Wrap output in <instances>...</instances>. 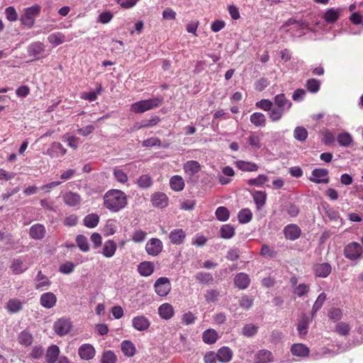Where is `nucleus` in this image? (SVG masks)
I'll use <instances>...</instances> for the list:
<instances>
[{
	"label": "nucleus",
	"instance_id": "obj_63",
	"mask_svg": "<svg viewBox=\"0 0 363 363\" xmlns=\"http://www.w3.org/2000/svg\"><path fill=\"white\" fill-rule=\"evenodd\" d=\"M259 253L262 257L269 258H273L277 255V252L271 249L270 247L267 244H264L262 246Z\"/></svg>",
	"mask_w": 363,
	"mask_h": 363
},
{
	"label": "nucleus",
	"instance_id": "obj_20",
	"mask_svg": "<svg viewBox=\"0 0 363 363\" xmlns=\"http://www.w3.org/2000/svg\"><path fill=\"white\" fill-rule=\"evenodd\" d=\"M233 352L228 347H222L217 352V359L223 363H227L231 361Z\"/></svg>",
	"mask_w": 363,
	"mask_h": 363
},
{
	"label": "nucleus",
	"instance_id": "obj_16",
	"mask_svg": "<svg viewBox=\"0 0 363 363\" xmlns=\"http://www.w3.org/2000/svg\"><path fill=\"white\" fill-rule=\"evenodd\" d=\"M332 271V267L329 263H318L313 266V272L316 277L325 278Z\"/></svg>",
	"mask_w": 363,
	"mask_h": 363
},
{
	"label": "nucleus",
	"instance_id": "obj_52",
	"mask_svg": "<svg viewBox=\"0 0 363 363\" xmlns=\"http://www.w3.org/2000/svg\"><path fill=\"white\" fill-rule=\"evenodd\" d=\"M117 356L111 350L104 351L101 355V363H116Z\"/></svg>",
	"mask_w": 363,
	"mask_h": 363
},
{
	"label": "nucleus",
	"instance_id": "obj_61",
	"mask_svg": "<svg viewBox=\"0 0 363 363\" xmlns=\"http://www.w3.org/2000/svg\"><path fill=\"white\" fill-rule=\"evenodd\" d=\"M268 181V177L264 174H259L257 177L250 179L247 181V184L250 186H259Z\"/></svg>",
	"mask_w": 363,
	"mask_h": 363
},
{
	"label": "nucleus",
	"instance_id": "obj_29",
	"mask_svg": "<svg viewBox=\"0 0 363 363\" xmlns=\"http://www.w3.org/2000/svg\"><path fill=\"white\" fill-rule=\"evenodd\" d=\"M169 186L173 191H181L184 189L185 184L181 176L174 175L169 179Z\"/></svg>",
	"mask_w": 363,
	"mask_h": 363
},
{
	"label": "nucleus",
	"instance_id": "obj_45",
	"mask_svg": "<svg viewBox=\"0 0 363 363\" xmlns=\"http://www.w3.org/2000/svg\"><path fill=\"white\" fill-rule=\"evenodd\" d=\"M99 223V216L96 213H90L84 218V224L86 227L94 228Z\"/></svg>",
	"mask_w": 363,
	"mask_h": 363
},
{
	"label": "nucleus",
	"instance_id": "obj_50",
	"mask_svg": "<svg viewBox=\"0 0 363 363\" xmlns=\"http://www.w3.org/2000/svg\"><path fill=\"white\" fill-rule=\"evenodd\" d=\"M308 319L304 315L302 317L301 320H299L297 325V330L300 336L303 337L306 335L308 333Z\"/></svg>",
	"mask_w": 363,
	"mask_h": 363
},
{
	"label": "nucleus",
	"instance_id": "obj_8",
	"mask_svg": "<svg viewBox=\"0 0 363 363\" xmlns=\"http://www.w3.org/2000/svg\"><path fill=\"white\" fill-rule=\"evenodd\" d=\"M362 248L360 244L356 242L348 244L344 250L345 256L352 260L356 259L361 256Z\"/></svg>",
	"mask_w": 363,
	"mask_h": 363
},
{
	"label": "nucleus",
	"instance_id": "obj_39",
	"mask_svg": "<svg viewBox=\"0 0 363 363\" xmlns=\"http://www.w3.org/2000/svg\"><path fill=\"white\" fill-rule=\"evenodd\" d=\"M121 350L125 356L130 357L135 355L136 348L131 341L124 340L121 343Z\"/></svg>",
	"mask_w": 363,
	"mask_h": 363
},
{
	"label": "nucleus",
	"instance_id": "obj_23",
	"mask_svg": "<svg viewBox=\"0 0 363 363\" xmlns=\"http://www.w3.org/2000/svg\"><path fill=\"white\" fill-rule=\"evenodd\" d=\"M274 100L277 107L284 111L290 109L292 106V103L286 99L284 94L276 95Z\"/></svg>",
	"mask_w": 363,
	"mask_h": 363
},
{
	"label": "nucleus",
	"instance_id": "obj_22",
	"mask_svg": "<svg viewBox=\"0 0 363 363\" xmlns=\"http://www.w3.org/2000/svg\"><path fill=\"white\" fill-rule=\"evenodd\" d=\"M133 326L138 331H143L150 327V321L143 315L136 316L133 319Z\"/></svg>",
	"mask_w": 363,
	"mask_h": 363
},
{
	"label": "nucleus",
	"instance_id": "obj_60",
	"mask_svg": "<svg viewBox=\"0 0 363 363\" xmlns=\"http://www.w3.org/2000/svg\"><path fill=\"white\" fill-rule=\"evenodd\" d=\"M310 291V286L306 284H300L294 287L293 293L297 295L298 297L307 294Z\"/></svg>",
	"mask_w": 363,
	"mask_h": 363
},
{
	"label": "nucleus",
	"instance_id": "obj_47",
	"mask_svg": "<svg viewBox=\"0 0 363 363\" xmlns=\"http://www.w3.org/2000/svg\"><path fill=\"white\" fill-rule=\"evenodd\" d=\"M249 145L254 149H259L261 147V139L259 135L257 132H250L247 138Z\"/></svg>",
	"mask_w": 363,
	"mask_h": 363
},
{
	"label": "nucleus",
	"instance_id": "obj_13",
	"mask_svg": "<svg viewBox=\"0 0 363 363\" xmlns=\"http://www.w3.org/2000/svg\"><path fill=\"white\" fill-rule=\"evenodd\" d=\"M40 303L45 308H52L56 305L57 297L52 292H45L40 296Z\"/></svg>",
	"mask_w": 363,
	"mask_h": 363
},
{
	"label": "nucleus",
	"instance_id": "obj_33",
	"mask_svg": "<svg viewBox=\"0 0 363 363\" xmlns=\"http://www.w3.org/2000/svg\"><path fill=\"white\" fill-rule=\"evenodd\" d=\"M6 308L11 313H18L23 308V302L18 298H11L7 302Z\"/></svg>",
	"mask_w": 363,
	"mask_h": 363
},
{
	"label": "nucleus",
	"instance_id": "obj_34",
	"mask_svg": "<svg viewBox=\"0 0 363 363\" xmlns=\"http://www.w3.org/2000/svg\"><path fill=\"white\" fill-rule=\"evenodd\" d=\"M36 283L35 285V288L37 290H42L45 287H48L51 284V282L49 281L48 277L45 276L41 271H39L36 277H35Z\"/></svg>",
	"mask_w": 363,
	"mask_h": 363
},
{
	"label": "nucleus",
	"instance_id": "obj_12",
	"mask_svg": "<svg viewBox=\"0 0 363 363\" xmlns=\"http://www.w3.org/2000/svg\"><path fill=\"white\" fill-rule=\"evenodd\" d=\"M290 352L292 355L305 358L308 357L310 353V349L308 346L302 343H295L291 346Z\"/></svg>",
	"mask_w": 363,
	"mask_h": 363
},
{
	"label": "nucleus",
	"instance_id": "obj_28",
	"mask_svg": "<svg viewBox=\"0 0 363 363\" xmlns=\"http://www.w3.org/2000/svg\"><path fill=\"white\" fill-rule=\"evenodd\" d=\"M196 280L201 284L210 285L213 284L214 279L213 275L209 272H199L195 275Z\"/></svg>",
	"mask_w": 363,
	"mask_h": 363
},
{
	"label": "nucleus",
	"instance_id": "obj_49",
	"mask_svg": "<svg viewBox=\"0 0 363 363\" xmlns=\"http://www.w3.org/2000/svg\"><path fill=\"white\" fill-rule=\"evenodd\" d=\"M238 218L240 223H247L252 220V213L249 208H243L239 211Z\"/></svg>",
	"mask_w": 363,
	"mask_h": 363
},
{
	"label": "nucleus",
	"instance_id": "obj_37",
	"mask_svg": "<svg viewBox=\"0 0 363 363\" xmlns=\"http://www.w3.org/2000/svg\"><path fill=\"white\" fill-rule=\"evenodd\" d=\"M218 337V333L213 329H208L202 334L203 341L208 345L215 343Z\"/></svg>",
	"mask_w": 363,
	"mask_h": 363
},
{
	"label": "nucleus",
	"instance_id": "obj_25",
	"mask_svg": "<svg viewBox=\"0 0 363 363\" xmlns=\"http://www.w3.org/2000/svg\"><path fill=\"white\" fill-rule=\"evenodd\" d=\"M17 340L20 345L28 347L33 342V336L29 330H23L18 334Z\"/></svg>",
	"mask_w": 363,
	"mask_h": 363
},
{
	"label": "nucleus",
	"instance_id": "obj_62",
	"mask_svg": "<svg viewBox=\"0 0 363 363\" xmlns=\"http://www.w3.org/2000/svg\"><path fill=\"white\" fill-rule=\"evenodd\" d=\"M258 328L253 324L245 325L242 330V333L244 336L252 337L257 333Z\"/></svg>",
	"mask_w": 363,
	"mask_h": 363
},
{
	"label": "nucleus",
	"instance_id": "obj_21",
	"mask_svg": "<svg viewBox=\"0 0 363 363\" xmlns=\"http://www.w3.org/2000/svg\"><path fill=\"white\" fill-rule=\"evenodd\" d=\"M169 238L172 244L181 245L186 238V233L181 228L174 229L170 232Z\"/></svg>",
	"mask_w": 363,
	"mask_h": 363
},
{
	"label": "nucleus",
	"instance_id": "obj_18",
	"mask_svg": "<svg viewBox=\"0 0 363 363\" xmlns=\"http://www.w3.org/2000/svg\"><path fill=\"white\" fill-rule=\"evenodd\" d=\"M234 284L238 289H245L250 284V279L245 273H238L234 278Z\"/></svg>",
	"mask_w": 363,
	"mask_h": 363
},
{
	"label": "nucleus",
	"instance_id": "obj_51",
	"mask_svg": "<svg viewBox=\"0 0 363 363\" xmlns=\"http://www.w3.org/2000/svg\"><path fill=\"white\" fill-rule=\"evenodd\" d=\"M337 140L340 146L348 147L352 142V138L348 133L339 134L337 137Z\"/></svg>",
	"mask_w": 363,
	"mask_h": 363
},
{
	"label": "nucleus",
	"instance_id": "obj_15",
	"mask_svg": "<svg viewBox=\"0 0 363 363\" xmlns=\"http://www.w3.org/2000/svg\"><path fill=\"white\" fill-rule=\"evenodd\" d=\"M284 233L286 239L295 240L300 237L301 230L297 225L289 224L284 228Z\"/></svg>",
	"mask_w": 363,
	"mask_h": 363
},
{
	"label": "nucleus",
	"instance_id": "obj_19",
	"mask_svg": "<svg viewBox=\"0 0 363 363\" xmlns=\"http://www.w3.org/2000/svg\"><path fill=\"white\" fill-rule=\"evenodd\" d=\"M62 199L65 203L69 206H76L79 205L82 201L79 194L72 191L64 194Z\"/></svg>",
	"mask_w": 363,
	"mask_h": 363
},
{
	"label": "nucleus",
	"instance_id": "obj_43",
	"mask_svg": "<svg viewBox=\"0 0 363 363\" xmlns=\"http://www.w3.org/2000/svg\"><path fill=\"white\" fill-rule=\"evenodd\" d=\"M235 233V228L230 224H225L220 227V236L223 239H230Z\"/></svg>",
	"mask_w": 363,
	"mask_h": 363
},
{
	"label": "nucleus",
	"instance_id": "obj_64",
	"mask_svg": "<svg viewBox=\"0 0 363 363\" xmlns=\"http://www.w3.org/2000/svg\"><path fill=\"white\" fill-rule=\"evenodd\" d=\"M74 267L72 262H66L60 266L59 271L62 274H69L74 271Z\"/></svg>",
	"mask_w": 363,
	"mask_h": 363
},
{
	"label": "nucleus",
	"instance_id": "obj_35",
	"mask_svg": "<svg viewBox=\"0 0 363 363\" xmlns=\"http://www.w3.org/2000/svg\"><path fill=\"white\" fill-rule=\"evenodd\" d=\"M184 170L186 173L194 175L201 171V165L199 162L190 160L184 164Z\"/></svg>",
	"mask_w": 363,
	"mask_h": 363
},
{
	"label": "nucleus",
	"instance_id": "obj_38",
	"mask_svg": "<svg viewBox=\"0 0 363 363\" xmlns=\"http://www.w3.org/2000/svg\"><path fill=\"white\" fill-rule=\"evenodd\" d=\"M48 40L52 45L57 46L65 43L67 40L65 34L61 32H56L49 35Z\"/></svg>",
	"mask_w": 363,
	"mask_h": 363
},
{
	"label": "nucleus",
	"instance_id": "obj_2",
	"mask_svg": "<svg viewBox=\"0 0 363 363\" xmlns=\"http://www.w3.org/2000/svg\"><path fill=\"white\" fill-rule=\"evenodd\" d=\"M163 103L162 96L141 100L133 104L130 106V111L135 113H142L149 110L159 107Z\"/></svg>",
	"mask_w": 363,
	"mask_h": 363
},
{
	"label": "nucleus",
	"instance_id": "obj_42",
	"mask_svg": "<svg viewBox=\"0 0 363 363\" xmlns=\"http://www.w3.org/2000/svg\"><path fill=\"white\" fill-rule=\"evenodd\" d=\"M340 16L339 10L332 8L325 11L323 18L328 23H334L338 20Z\"/></svg>",
	"mask_w": 363,
	"mask_h": 363
},
{
	"label": "nucleus",
	"instance_id": "obj_7",
	"mask_svg": "<svg viewBox=\"0 0 363 363\" xmlns=\"http://www.w3.org/2000/svg\"><path fill=\"white\" fill-rule=\"evenodd\" d=\"M309 180L315 184H328L330 178L328 177V170L323 168H316L312 171L311 177Z\"/></svg>",
	"mask_w": 363,
	"mask_h": 363
},
{
	"label": "nucleus",
	"instance_id": "obj_40",
	"mask_svg": "<svg viewBox=\"0 0 363 363\" xmlns=\"http://www.w3.org/2000/svg\"><path fill=\"white\" fill-rule=\"evenodd\" d=\"M136 184L141 189H148L152 186L153 180L149 174H144L139 177Z\"/></svg>",
	"mask_w": 363,
	"mask_h": 363
},
{
	"label": "nucleus",
	"instance_id": "obj_44",
	"mask_svg": "<svg viewBox=\"0 0 363 363\" xmlns=\"http://www.w3.org/2000/svg\"><path fill=\"white\" fill-rule=\"evenodd\" d=\"M252 197L257 209H260L262 206H264L267 199V194L265 191H256L253 194Z\"/></svg>",
	"mask_w": 363,
	"mask_h": 363
},
{
	"label": "nucleus",
	"instance_id": "obj_46",
	"mask_svg": "<svg viewBox=\"0 0 363 363\" xmlns=\"http://www.w3.org/2000/svg\"><path fill=\"white\" fill-rule=\"evenodd\" d=\"M326 298H327V295L324 292H323L318 295V296L316 298V300L313 306V308H312V311H311L312 317H313L315 315V313L322 308L324 302L326 300Z\"/></svg>",
	"mask_w": 363,
	"mask_h": 363
},
{
	"label": "nucleus",
	"instance_id": "obj_3",
	"mask_svg": "<svg viewBox=\"0 0 363 363\" xmlns=\"http://www.w3.org/2000/svg\"><path fill=\"white\" fill-rule=\"evenodd\" d=\"M40 11V6L39 5L27 8L25 10L24 15L21 18L22 23L28 28H31L35 23V17L39 14Z\"/></svg>",
	"mask_w": 363,
	"mask_h": 363
},
{
	"label": "nucleus",
	"instance_id": "obj_26",
	"mask_svg": "<svg viewBox=\"0 0 363 363\" xmlns=\"http://www.w3.org/2000/svg\"><path fill=\"white\" fill-rule=\"evenodd\" d=\"M117 245L113 240H106L104 242L102 254L107 258L112 257L116 251Z\"/></svg>",
	"mask_w": 363,
	"mask_h": 363
},
{
	"label": "nucleus",
	"instance_id": "obj_55",
	"mask_svg": "<svg viewBox=\"0 0 363 363\" xmlns=\"http://www.w3.org/2000/svg\"><path fill=\"white\" fill-rule=\"evenodd\" d=\"M307 90L311 93H317L320 87V82L316 79H310L306 84Z\"/></svg>",
	"mask_w": 363,
	"mask_h": 363
},
{
	"label": "nucleus",
	"instance_id": "obj_36",
	"mask_svg": "<svg viewBox=\"0 0 363 363\" xmlns=\"http://www.w3.org/2000/svg\"><path fill=\"white\" fill-rule=\"evenodd\" d=\"M13 273L20 274L27 270V267L24 265L23 261L20 258L13 259L10 267Z\"/></svg>",
	"mask_w": 363,
	"mask_h": 363
},
{
	"label": "nucleus",
	"instance_id": "obj_17",
	"mask_svg": "<svg viewBox=\"0 0 363 363\" xmlns=\"http://www.w3.org/2000/svg\"><path fill=\"white\" fill-rule=\"evenodd\" d=\"M46 233V230L43 224L37 223L32 225L30 228V236L35 240L43 239Z\"/></svg>",
	"mask_w": 363,
	"mask_h": 363
},
{
	"label": "nucleus",
	"instance_id": "obj_48",
	"mask_svg": "<svg viewBox=\"0 0 363 363\" xmlns=\"http://www.w3.org/2000/svg\"><path fill=\"white\" fill-rule=\"evenodd\" d=\"M113 174L114 179L119 183L125 184L128 182V177L126 173L121 169L116 167L113 169Z\"/></svg>",
	"mask_w": 363,
	"mask_h": 363
},
{
	"label": "nucleus",
	"instance_id": "obj_30",
	"mask_svg": "<svg viewBox=\"0 0 363 363\" xmlns=\"http://www.w3.org/2000/svg\"><path fill=\"white\" fill-rule=\"evenodd\" d=\"M250 122L256 127H264L267 119L265 116L261 112H255L250 117Z\"/></svg>",
	"mask_w": 363,
	"mask_h": 363
},
{
	"label": "nucleus",
	"instance_id": "obj_59",
	"mask_svg": "<svg viewBox=\"0 0 363 363\" xmlns=\"http://www.w3.org/2000/svg\"><path fill=\"white\" fill-rule=\"evenodd\" d=\"M294 138L299 141H305L308 137L307 130L302 127H296L294 131Z\"/></svg>",
	"mask_w": 363,
	"mask_h": 363
},
{
	"label": "nucleus",
	"instance_id": "obj_14",
	"mask_svg": "<svg viewBox=\"0 0 363 363\" xmlns=\"http://www.w3.org/2000/svg\"><path fill=\"white\" fill-rule=\"evenodd\" d=\"M78 354L82 359H91L96 354L94 347L90 344H83L78 350Z\"/></svg>",
	"mask_w": 363,
	"mask_h": 363
},
{
	"label": "nucleus",
	"instance_id": "obj_54",
	"mask_svg": "<svg viewBox=\"0 0 363 363\" xmlns=\"http://www.w3.org/2000/svg\"><path fill=\"white\" fill-rule=\"evenodd\" d=\"M116 225L114 220H108L103 228L105 236L112 235L116 233Z\"/></svg>",
	"mask_w": 363,
	"mask_h": 363
},
{
	"label": "nucleus",
	"instance_id": "obj_9",
	"mask_svg": "<svg viewBox=\"0 0 363 363\" xmlns=\"http://www.w3.org/2000/svg\"><path fill=\"white\" fill-rule=\"evenodd\" d=\"M163 245L158 238H151L145 245V250L149 255L157 256L162 250Z\"/></svg>",
	"mask_w": 363,
	"mask_h": 363
},
{
	"label": "nucleus",
	"instance_id": "obj_24",
	"mask_svg": "<svg viewBox=\"0 0 363 363\" xmlns=\"http://www.w3.org/2000/svg\"><path fill=\"white\" fill-rule=\"evenodd\" d=\"M138 270L141 276L149 277L154 272L155 265L152 262L145 261L138 266Z\"/></svg>",
	"mask_w": 363,
	"mask_h": 363
},
{
	"label": "nucleus",
	"instance_id": "obj_1",
	"mask_svg": "<svg viewBox=\"0 0 363 363\" xmlns=\"http://www.w3.org/2000/svg\"><path fill=\"white\" fill-rule=\"evenodd\" d=\"M103 204L110 211L113 213L118 212L127 206V195L121 190L110 189L104 195Z\"/></svg>",
	"mask_w": 363,
	"mask_h": 363
},
{
	"label": "nucleus",
	"instance_id": "obj_11",
	"mask_svg": "<svg viewBox=\"0 0 363 363\" xmlns=\"http://www.w3.org/2000/svg\"><path fill=\"white\" fill-rule=\"evenodd\" d=\"M274 360L272 352L266 349L259 350L254 356L255 363H272Z\"/></svg>",
	"mask_w": 363,
	"mask_h": 363
},
{
	"label": "nucleus",
	"instance_id": "obj_4",
	"mask_svg": "<svg viewBox=\"0 0 363 363\" xmlns=\"http://www.w3.org/2000/svg\"><path fill=\"white\" fill-rule=\"evenodd\" d=\"M45 50V45L40 41L33 42L27 47L28 55L33 57L32 60H37L43 57Z\"/></svg>",
	"mask_w": 363,
	"mask_h": 363
},
{
	"label": "nucleus",
	"instance_id": "obj_31",
	"mask_svg": "<svg viewBox=\"0 0 363 363\" xmlns=\"http://www.w3.org/2000/svg\"><path fill=\"white\" fill-rule=\"evenodd\" d=\"M235 165L243 172H256L258 170L257 164L251 162L238 160L235 162Z\"/></svg>",
	"mask_w": 363,
	"mask_h": 363
},
{
	"label": "nucleus",
	"instance_id": "obj_53",
	"mask_svg": "<svg viewBox=\"0 0 363 363\" xmlns=\"http://www.w3.org/2000/svg\"><path fill=\"white\" fill-rule=\"evenodd\" d=\"M215 214L217 219L220 221H226L229 219L230 217V212L228 209L225 206L218 207L216 209Z\"/></svg>",
	"mask_w": 363,
	"mask_h": 363
},
{
	"label": "nucleus",
	"instance_id": "obj_6",
	"mask_svg": "<svg viewBox=\"0 0 363 363\" xmlns=\"http://www.w3.org/2000/svg\"><path fill=\"white\" fill-rule=\"evenodd\" d=\"M72 323L68 318H61L57 320L53 325V330L60 336L67 335L71 330Z\"/></svg>",
	"mask_w": 363,
	"mask_h": 363
},
{
	"label": "nucleus",
	"instance_id": "obj_27",
	"mask_svg": "<svg viewBox=\"0 0 363 363\" xmlns=\"http://www.w3.org/2000/svg\"><path fill=\"white\" fill-rule=\"evenodd\" d=\"M158 313L162 318L169 320L173 316L174 312L172 306L165 303L159 307Z\"/></svg>",
	"mask_w": 363,
	"mask_h": 363
},
{
	"label": "nucleus",
	"instance_id": "obj_32",
	"mask_svg": "<svg viewBox=\"0 0 363 363\" xmlns=\"http://www.w3.org/2000/svg\"><path fill=\"white\" fill-rule=\"evenodd\" d=\"M60 354V349L59 347L55 345H52L50 347H48L45 359L47 363H55L59 356Z\"/></svg>",
	"mask_w": 363,
	"mask_h": 363
},
{
	"label": "nucleus",
	"instance_id": "obj_58",
	"mask_svg": "<svg viewBox=\"0 0 363 363\" xmlns=\"http://www.w3.org/2000/svg\"><path fill=\"white\" fill-rule=\"evenodd\" d=\"M284 111H284L279 108H277V107L272 108V109L270 110V113L269 114V118L272 122H277L282 118Z\"/></svg>",
	"mask_w": 363,
	"mask_h": 363
},
{
	"label": "nucleus",
	"instance_id": "obj_57",
	"mask_svg": "<svg viewBox=\"0 0 363 363\" xmlns=\"http://www.w3.org/2000/svg\"><path fill=\"white\" fill-rule=\"evenodd\" d=\"M101 91H102V88H101V86L99 85L96 91H90L88 93H86V92L83 93L82 95V98L83 99L87 100L89 101H94L97 99L98 95H100L101 94Z\"/></svg>",
	"mask_w": 363,
	"mask_h": 363
},
{
	"label": "nucleus",
	"instance_id": "obj_41",
	"mask_svg": "<svg viewBox=\"0 0 363 363\" xmlns=\"http://www.w3.org/2000/svg\"><path fill=\"white\" fill-rule=\"evenodd\" d=\"M221 297L220 291L216 289H209L206 291L204 298L207 303H214Z\"/></svg>",
	"mask_w": 363,
	"mask_h": 363
},
{
	"label": "nucleus",
	"instance_id": "obj_5",
	"mask_svg": "<svg viewBox=\"0 0 363 363\" xmlns=\"http://www.w3.org/2000/svg\"><path fill=\"white\" fill-rule=\"evenodd\" d=\"M156 294L160 296H166L171 291V283L168 278L160 277L154 284Z\"/></svg>",
	"mask_w": 363,
	"mask_h": 363
},
{
	"label": "nucleus",
	"instance_id": "obj_10",
	"mask_svg": "<svg viewBox=\"0 0 363 363\" xmlns=\"http://www.w3.org/2000/svg\"><path fill=\"white\" fill-rule=\"evenodd\" d=\"M151 202L153 206L163 208L167 206L169 198L164 193L158 191L152 195Z\"/></svg>",
	"mask_w": 363,
	"mask_h": 363
},
{
	"label": "nucleus",
	"instance_id": "obj_56",
	"mask_svg": "<svg viewBox=\"0 0 363 363\" xmlns=\"http://www.w3.org/2000/svg\"><path fill=\"white\" fill-rule=\"evenodd\" d=\"M76 242L77 246L82 252H88L89 250V245L86 236L79 235L76 238Z\"/></svg>",
	"mask_w": 363,
	"mask_h": 363
}]
</instances>
